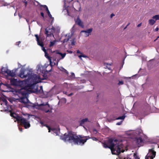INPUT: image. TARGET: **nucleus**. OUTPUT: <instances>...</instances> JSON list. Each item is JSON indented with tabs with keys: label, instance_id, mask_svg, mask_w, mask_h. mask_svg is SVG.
<instances>
[{
	"label": "nucleus",
	"instance_id": "obj_1",
	"mask_svg": "<svg viewBox=\"0 0 159 159\" xmlns=\"http://www.w3.org/2000/svg\"><path fill=\"white\" fill-rule=\"evenodd\" d=\"M89 136H82L80 135H77L76 134L72 131L68 133H65L61 139L65 142H68L75 144L83 145L86 142L87 140L90 139Z\"/></svg>",
	"mask_w": 159,
	"mask_h": 159
},
{
	"label": "nucleus",
	"instance_id": "obj_2",
	"mask_svg": "<svg viewBox=\"0 0 159 159\" xmlns=\"http://www.w3.org/2000/svg\"><path fill=\"white\" fill-rule=\"evenodd\" d=\"M121 140L116 139H109L108 140V145L106 143H103V146L105 148H108L111 150L112 154H119L121 152V149L123 147Z\"/></svg>",
	"mask_w": 159,
	"mask_h": 159
},
{
	"label": "nucleus",
	"instance_id": "obj_3",
	"mask_svg": "<svg viewBox=\"0 0 159 159\" xmlns=\"http://www.w3.org/2000/svg\"><path fill=\"white\" fill-rule=\"evenodd\" d=\"M10 112V116L16 119L15 122L17 121L18 123H20L21 125L23 126L25 129H27L30 126V122L26 119L24 118L22 116H20L18 114L12 112L11 111Z\"/></svg>",
	"mask_w": 159,
	"mask_h": 159
},
{
	"label": "nucleus",
	"instance_id": "obj_4",
	"mask_svg": "<svg viewBox=\"0 0 159 159\" xmlns=\"http://www.w3.org/2000/svg\"><path fill=\"white\" fill-rule=\"evenodd\" d=\"M44 79H42V80ZM28 81L30 82L31 84V86L32 88H34L35 85L41 82V80L39 75H38L36 74H33L30 75V76H29V78L28 79Z\"/></svg>",
	"mask_w": 159,
	"mask_h": 159
},
{
	"label": "nucleus",
	"instance_id": "obj_5",
	"mask_svg": "<svg viewBox=\"0 0 159 159\" xmlns=\"http://www.w3.org/2000/svg\"><path fill=\"white\" fill-rule=\"evenodd\" d=\"M55 29L54 27L52 26V28L47 27L45 29V34L47 37H51L52 36H54L53 34L55 31Z\"/></svg>",
	"mask_w": 159,
	"mask_h": 159
},
{
	"label": "nucleus",
	"instance_id": "obj_6",
	"mask_svg": "<svg viewBox=\"0 0 159 159\" xmlns=\"http://www.w3.org/2000/svg\"><path fill=\"white\" fill-rule=\"evenodd\" d=\"M156 154V152L154 151L153 148L149 149L148 153L145 157V159H153Z\"/></svg>",
	"mask_w": 159,
	"mask_h": 159
},
{
	"label": "nucleus",
	"instance_id": "obj_7",
	"mask_svg": "<svg viewBox=\"0 0 159 159\" xmlns=\"http://www.w3.org/2000/svg\"><path fill=\"white\" fill-rule=\"evenodd\" d=\"M34 36L36 38V40L37 42V44L38 45L42 47V50L44 51V52H47L45 48L43 47L44 44L42 41L41 38L39 37L38 34H35Z\"/></svg>",
	"mask_w": 159,
	"mask_h": 159
},
{
	"label": "nucleus",
	"instance_id": "obj_8",
	"mask_svg": "<svg viewBox=\"0 0 159 159\" xmlns=\"http://www.w3.org/2000/svg\"><path fill=\"white\" fill-rule=\"evenodd\" d=\"M22 81H20L17 79H11L10 80V83L11 85L14 86H20L22 83Z\"/></svg>",
	"mask_w": 159,
	"mask_h": 159
},
{
	"label": "nucleus",
	"instance_id": "obj_9",
	"mask_svg": "<svg viewBox=\"0 0 159 159\" xmlns=\"http://www.w3.org/2000/svg\"><path fill=\"white\" fill-rule=\"evenodd\" d=\"M136 143L139 147L143 145L144 143V139L141 137H136L135 138Z\"/></svg>",
	"mask_w": 159,
	"mask_h": 159
},
{
	"label": "nucleus",
	"instance_id": "obj_10",
	"mask_svg": "<svg viewBox=\"0 0 159 159\" xmlns=\"http://www.w3.org/2000/svg\"><path fill=\"white\" fill-rule=\"evenodd\" d=\"M25 70L21 69L20 71V74L19 75V77L22 78L27 77V76H30V73H28L26 75H24Z\"/></svg>",
	"mask_w": 159,
	"mask_h": 159
},
{
	"label": "nucleus",
	"instance_id": "obj_11",
	"mask_svg": "<svg viewBox=\"0 0 159 159\" xmlns=\"http://www.w3.org/2000/svg\"><path fill=\"white\" fill-rule=\"evenodd\" d=\"M75 21L76 24L77 25L82 28H83L84 27V25L83 22L81 21L79 17H78L77 19L75 20Z\"/></svg>",
	"mask_w": 159,
	"mask_h": 159
},
{
	"label": "nucleus",
	"instance_id": "obj_12",
	"mask_svg": "<svg viewBox=\"0 0 159 159\" xmlns=\"http://www.w3.org/2000/svg\"><path fill=\"white\" fill-rule=\"evenodd\" d=\"M20 93L22 95V97H27V95L28 93V91H27L26 90H23V89H21L19 91Z\"/></svg>",
	"mask_w": 159,
	"mask_h": 159
},
{
	"label": "nucleus",
	"instance_id": "obj_13",
	"mask_svg": "<svg viewBox=\"0 0 159 159\" xmlns=\"http://www.w3.org/2000/svg\"><path fill=\"white\" fill-rule=\"evenodd\" d=\"M7 74L8 76L13 77L16 75V71L13 70H9Z\"/></svg>",
	"mask_w": 159,
	"mask_h": 159
},
{
	"label": "nucleus",
	"instance_id": "obj_14",
	"mask_svg": "<svg viewBox=\"0 0 159 159\" xmlns=\"http://www.w3.org/2000/svg\"><path fill=\"white\" fill-rule=\"evenodd\" d=\"M31 84L29 83L27 85L25 86L24 87L22 88V89H23V90H26L27 91H28V92H29V89H33L34 88H32V86H31Z\"/></svg>",
	"mask_w": 159,
	"mask_h": 159
},
{
	"label": "nucleus",
	"instance_id": "obj_15",
	"mask_svg": "<svg viewBox=\"0 0 159 159\" xmlns=\"http://www.w3.org/2000/svg\"><path fill=\"white\" fill-rule=\"evenodd\" d=\"M93 29L92 28H90L89 29L87 30H82L81 32H85L86 34V35L87 36H88L89 35L90 33L92 32Z\"/></svg>",
	"mask_w": 159,
	"mask_h": 159
},
{
	"label": "nucleus",
	"instance_id": "obj_16",
	"mask_svg": "<svg viewBox=\"0 0 159 159\" xmlns=\"http://www.w3.org/2000/svg\"><path fill=\"white\" fill-rule=\"evenodd\" d=\"M40 123L42 125V126H45L47 128H48V132H50L51 130L54 131L55 130V129H54V128H52V129L49 126H48V125L47 124H44L41 121L40 122Z\"/></svg>",
	"mask_w": 159,
	"mask_h": 159
},
{
	"label": "nucleus",
	"instance_id": "obj_17",
	"mask_svg": "<svg viewBox=\"0 0 159 159\" xmlns=\"http://www.w3.org/2000/svg\"><path fill=\"white\" fill-rule=\"evenodd\" d=\"M20 99L21 102L24 103L27 102L28 99L27 97H21Z\"/></svg>",
	"mask_w": 159,
	"mask_h": 159
},
{
	"label": "nucleus",
	"instance_id": "obj_18",
	"mask_svg": "<svg viewBox=\"0 0 159 159\" xmlns=\"http://www.w3.org/2000/svg\"><path fill=\"white\" fill-rule=\"evenodd\" d=\"M88 121V118H85L82 119L80 122V125L82 126L84 124V123L87 122Z\"/></svg>",
	"mask_w": 159,
	"mask_h": 159
},
{
	"label": "nucleus",
	"instance_id": "obj_19",
	"mask_svg": "<svg viewBox=\"0 0 159 159\" xmlns=\"http://www.w3.org/2000/svg\"><path fill=\"white\" fill-rule=\"evenodd\" d=\"M8 70H8L7 67H2L1 69L2 71L5 74H7Z\"/></svg>",
	"mask_w": 159,
	"mask_h": 159
},
{
	"label": "nucleus",
	"instance_id": "obj_20",
	"mask_svg": "<svg viewBox=\"0 0 159 159\" xmlns=\"http://www.w3.org/2000/svg\"><path fill=\"white\" fill-rule=\"evenodd\" d=\"M149 23L151 25H153L156 22V21L154 19H150L148 20Z\"/></svg>",
	"mask_w": 159,
	"mask_h": 159
},
{
	"label": "nucleus",
	"instance_id": "obj_21",
	"mask_svg": "<svg viewBox=\"0 0 159 159\" xmlns=\"http://www.w3.org/2000/svg\"><path fill=\"white\" fill-rule=\"evenodd\" d=\"M45 53V57L47 58L50 61V63H51V57L48 56V53L46 52Z\"/></svg>",
	"mask_w": 159,
	"mask_h": 159
},
{
	"label": "nucleus",
	"instance_id": "obj_22",
	"mask_svg": "<svg viewBox=\"0 0 159 159\" xmlns=\"http://www.w3.org/2000/svg\"><path fill=\"white\" fill-rule=\"evenodd\" d=\"M2 85H3V86H6V87H7V88H9V85L8 84H3L2 83H1V84H0V89L3 92H4V91L1 89V86H2Z\"/></svg>",
	"mask_w": 159,
	"mask_h": 159
},
{
	"label": "nucleus",
	"instance_id": "obj_23",
	"mask_svg": "<svg viewBox=\"0 0 159 159\" xmlns=\"http://www.w3.org/2000/svg\"><path fill=\"white\" fill-rule=\"evenodd\" d=\"M152 18L155 20V21L157 20H159V15H157L153 16L152 17Z\"/></svg>",
	"mask_w": 159,
	"mask_h": 159
},
{
	"label": "nucleus",
	"instance_id": "obj_24",
	"mask_svg": "<svg viewBox=\"0 0 159 159\" xmlns=\"http://www.w3.org/2000/svg\"><path fill=\"white\" fill-rule=\"evenodd\" d=\"M71 38V36L69 35L68 36V38L67 39H64L62 41L63 43H65L67 42V41L69 40V39Z\"/></svg>",
	"mask_w": 159,
	"mask_h": 159
},
{
	"label": "nucleus",
	"instance_id": "obj_25",
	"mask_svg": "<svg viewBox=\"0 0 159 159\" xmlns=\"http://www.w3.org/2000/svg\"><path fill=\"white\" fill-rule=\"evenodd\" d=\"M8 5L7 3H5L4 1H1V2L0 3V7L2 6H7Z\"/></svg>",
	"mask_w": 159,
	"mask_h": 159
},
{
	"label": "nucleus",
	"instance_id": "obj_26",
	"mask_svg": "<svg viewBox=\"0 0 159 159\" xmlns=\"http://www.w3.org/2000/svg\"><path fill=\"white\" fill-rule=\"evenodd\" d=\"M57 53L58 54L60 55L61 56L62 58H63L65 57L66 55V53H64L63 54L61 52H57Z\"/></svg>",
	"mask_w": 159,
	"mask_h": 159
},
{
	"label": "nucleus",
	"instance_id": "obj_27",
	"mask_svg": "<svg viewBox=\"0 0 159 159\" xmlns=\"http://www.w3.org/2000/svg\"><path fill=\"white\" fill-rule=\"evenodd\" d=\"M43 110L46 113H48V112H52V111L51 110L50 111L49 109L47 110L45 108H44V107H43Z\"/></svg>",
	"mask_w": 159,
	"mask_h": 159
},
{
	"label": "nucleus",
	"instance_id": "obj_28",
	"mask_svg": "<svg viewBox=\"0 0 159 159\" xmlns=\"http://www.w3.org/2000/svg\"><path fill=\"white\" fill-rule=\"evenodd\" d=\"M48 106V108L50 107V105L48 104V102L46 103L45 104H44L43 103H42V104H40V105H39V106Z\"/></svg>",
	"mask_w": 159,
	"mask_h": 159
},
{
	"label": "nucleus",
	"instance_id": "obj_29",
	"mask_svg": "<svg viewBox=\"0 0 159 159\" xmlns=\"http://www.w3.org/2000/svg\"><path fill=\"white\" fill-rule=\"evenodd\" d=\"M47 9V11H47V13L48 15V16H49V17L50 18H52V15L50 13V12L48 10V9Z\"/></svg>",
	"mask_w": 159,
	"mask_h": 159
},
{
	"label": "nucleus",
	"instance_id": "obj_30",
	"mask_svg": "<svg viewBox=\"0 0 159 159\" xmlns=\"http://www.w3.org/2000/svg\"><path fill=\"white\" fill-rule=\"evenodd\" d=\"M125 116H120L116 118V120H124L125 118Z\"/></svg>",
	"mask_w": 159,
	"mask_h": 159
},
{
	"label": "nucleus",
	"instance_id": "obj_31",
	"mask_svg": "<svg viewBox=\"0 0 159 159\" xmlns=\"http://www.w3.org/2000/svg\"><path fill=\"white\" fill-rule=\"evenodd\" d=\"M55 44V42H51L50 43V44H49V47H51L52 46H53Z\"/></svg>",
	"mask_w": 159,
	"mask_h": 159
},
{
	"label": "nucleus",
	"instance_id": "obj_32",
	"mask_svg": "<svg viewBox=\"0 0 159 159\" xmlns=\"http://www.w3.org/2000/svg\"><path fill=\"white\" fill-rule=\"evenodd\" d=\"M41 6H42V7H43V8L46 11H47V9H48V7H47V6L46 5H42Z\"/></svg>",
	"mask_w": 159,
	"mask_h": 159
},
{
	"label": "nucleus",
	"instance_id": "obj_33",
	"mask_svg": "<svg viewBox=\"0 0 159 159\" xmlns=\"http://www.w3.org/2000/svg\"><path fill=\"white\" fill-rule=\"evenodd\" d=\"M124 84V82L122 81H119L118 84V85H120L123 84Z\"/></svg>",
	"mask_w": 159,
	"mask_h": 159
},
{
	"label": "nucleus",
	"instance_id": "obj_34",
	"mask_svg": "<svg viewBox=\"0 0 159 159\" xmlns=\"http://www.w3.org/2000/svg\"><path fill=\"white\" fill-rule=\"evenodd\" d=\"M91 139L93 141H97L98 140V139L96 138V137H92L91 138Z\"/></svg>",
	"mask_w": 159,
	"mask_h": 159
},
{
	"label": "nucleus",
	"instance_id": "obj_35",
	"mask_svg": "<svg viewBox=\"0 0 159 159\" xmlns=\"http://www.w3.org/2000/svg\"><path fill=\"white\" fill-rule=\"evenodd\" d=\"M134 158L136 159H137L139 157L137 156V155L135 153H134Z\"/></svg>",
	"mask_w": 159,
	"mask_h": 159
},
{
	"label": "nucleus",
	"instance_id": "obj_36",
	"mask_svg": "<svg viewBox=\"0 0 159 159\" xmlns=\"http://www.w3.org/2000/svg\"><path fill=\"white\" fill-rule=\"evenodd\" d=\"M42 17H43V18H44V14L43 12H41L40 13Z\"/></svg>",
	"mask_w": 159,
	"mask_h": 159
},
{
	"label": "nucleus",
	"instance_id": "obj_37",
	"mask_svg": "<svg viewBox=\"0 0 159 159\" xmlns=\"http://www.w3.org/2000/svg\"><path fill=\"white\" fill-rule=\"evenodd\" d=\"M79 57L80 58H81L82 57H86V56L84 55H80L79 56Z\"/></svg>",
	"mask_w": 159,
	"mask_h": 159
},
{
	"label": "nucleus",
	"instance_id": "obj_38",
	"mask_svg": "<svg viewBox=\"0 0 159 159\" xmlns=\"http://www.w3.org/2000/svg\"><path fill=\"white\" fill-rule=\"evenodd\" d=\"M75 42L74 41H73L72 42H71V45L73 46L75 45Z\"/></svg>",
	"mask_w": 159,
	"mask_h": 159
},
{
	"label": "nucleus",
	"instance_id": "obj_39",
	"mask_svg": "<svg viewBox=\"0 0 159 159\" xmlns=\"http://www.w3.org/2000/svg\"><path fill=\"white\" fill-rule=\"evenodd\" d=\"M19 129L21 132H22L23 131V129L22 128L19 127Z\"/></svg>",
	"mask_w": 159,
	"mask_h": 159
},
{
	"label": "nucleus",
	"instance_id": "obj_40",
	"mask_svg": "<svg viewBox=\"0 0 159 159\" xmlns=\"http://www.w3.org/2000/svg\"><path fill=\"white\" fill-rule=\"evenodd\" d=\"M115 15L113 13H112L110 17L111 18H112L113 16H114Z\"/></svg>",
	"mask_w": 159,
	"mask_h": 159
},
{
	"label": "nucleus",
	"instance_id": "obj_41",
	"mask_svg": "<svg viewBox=\"0 0 159 159\" xmlns=\"http://www.w3.org/2000/svg\"><path fill=\"white\" fill-rule=\"evenodd\" d=\"M121 124V122H117V123H116V125H120Z\"/></svg>",
	"mask_w": 159,
	"mask_h": 159
},
{
	"label": "nucleus",
	"instance_id": "obj_42",
	"mask_svg": "<svg viewBox=\"0 0 159 159\" xmlns=\"http://www.w3.org/2000/svg\"><path fill=\"white\" fill-rule=\"evenodd\" d=\"M159 30V28L158 27H157L155 30V31H158Z\"/></svg>",
	"mask_w": 159,
	"mask_h": 159
},
{
	"label": "nucleus",
	"instance_id": "obj_43",
	"mask_svg": "<svg viewBox=\"0 0 159 159\" xmlns=\"http://www.w3.org/2000/svg\"><path fill=\"white\" fill-rule=\"evenodd\" d=\"M77 53L82 54V53L80 52L79 50H78L77 51Z\"/></svg>",
	"mask_w": 159,
	"mask_h": 159
},
{
	"label": "nucleus",
	"instance_id": "obj_44",
	"mask_svg": "<svg viewBox=\"0 0 159 159\" xmlns=\"http://www.w3.org/2000/svg\"><path fill=\"white\" fill-rule=\"evenodd\" d=\"M67 52H68L69 53H72L73 52L72 51H70L67 50Z\"/></svg>",
	"mask_w": 159,
	"mask_h": 159
},
{
	"label": "nucleus",
	"instance_id": "obj_45",
	"mask_svg": "<svg viewBox=\"0 0 159 159\" xmlns=\"http://www.w3.org/2000/svg\"><path fill=\"white\" fill-rule=\"evenodd\" d=\"M23 2L25 3V7H26L27 4V2Z\"/></svg>",
	"mask_w": 159,
	"mask_h": 159
},
{
	"label": "nucleus",
	"instance_id": "obj_46",
	"mask_svg": "<svg viewBox=\"0 0 159 159\" xmlns=\"http://www.w3.org/2000/svg\"><path fill=\"white\" fill-rule=\"evenodd\" d=\"M41 67H40V66H39L38 68V70H40V71H41Z\"/></svg>",
	"mask_w": 159,
	"mask_h": 159
},
{
	"label": "nucleus",
	"instance_id": "obj_47",
	"mask_svg": "<svg viewBox=\"0 0 159 159\" xmlns=\"http://www.w3.org/2000/svg\"><path fill=\"white\" fill-rule=\"evenodd\" d=\"M20 43V41H19L18 42H17L16 43V44L18 45H19V44Z\"/></svg>",
	"mask_w": 159,
	"mask_h": 159
},
{
	"label": "nucleus",
	"instance_id": "obj_48",
	"mask_svg": "<svg viewBox=\"0 0 159 159\" xmlns=\"http://www.w3.org/2000/svg\"><path fill=\"white\" fill-rule=\"evenodd\" d=\"M141 25V23H140L137 25L138 27H140Z\"/></svg>",
	"mask_w": 159,
	"mask_h": 159
},
{
	"label": "nucleus",
	"instance_id": "obj_49",
	"mask_svg": "<svg viewBox=\"0 0 159 159\" xmlns=\"http://www.w3.org/2000/svg\"><path fill=\"white\" fill-rule=\"evenodd\" d=\"M73 94V93H70V94H69L68 95V96H71Z\"/></svg>",
	"mask_w": 159,
	"mask_h": 159
},
{
	"label": "nucleus",
	"instance_id": "obj_50",
	"mask_svg": "<svg viewBox=\"0 0 159 159\" xmlns=\"http://www.w3.org/2000/svg\"><path fill=\"white\" fill-rule=\"evenodd\" d=\"M93 132H97V131L96 129H93Z\"/></svg>",
	"mask_w": 159,
	"mask_h": 159
},
{
	"label": "nucleus",
	"instance_id": "obj_51",
	"mask_svg": "<svg viewBox=\"0 0 159 159\" xmlns=\"http://www.w3.org/2000/svg\"><path fill=\"white\" fill-rule=\"evenodd\" d=\"M68 1H66V0L64 1V3H65V4H66V2H68Z\"/></svg>",
	"mask_w": 159,
	"mask_h": 159
},
{
	"label": "nucleus",
	"instance_id": "obj_52",
	"mask_svg": "<svg viewBox=\"0 0 159 159\" xmlns=\"http://www.w3.org/2000/svg\"><path fill=\"white\" fill-rule=\"evenodd\" d=\"M159 38V36L157 37V38L155 40H154V41H156L157 39H158Z\"/></svg>",
	"mask_w": 159,
	"mask_h": 159
},
{
	"label": "nucleus",
	"instance_id": "obj_53",
	"mask_svg": "<svg viewBox=\"0 0 159 159\" xmlns=\"http://www.w3.org/2000/svg\"><path fill=\"white\" fill-rule=\"evenodd\" d=\"M129 24L127 25V26H126V27H125V28H124V29H125L127 27V26H128L129 25Z\"/></svg>",
	"mask_w": 159,
	"mask_h": 159
},
{
	"label": "nucleus",
	"instance_id": "obj_54",
	"mask_svg": "<svg viewBox=\"0 0 159 159\" xmlns=\"http://www.w3.org/2000/svg\"><path fill=\"white\" fill-rule=\"evenodd\" d=\"M59 61V60H57V64H58V62Z\"/></svg>",
	"mask_w": 159,
	"mask_h": 159
},
{
	"label": "nucleus",
	"instance_id": "obj_55",
	"mask_svg": "<svg viewBox=\"0 0 159 159\" xmlns=\"http://www.w3.org/2000/svg\"><path fill=\"white\" fill-rule=\"evenodd\" d=\"M72 75H75V74L74 73H72Z\"/></svg>",
	"mask_w": 159,
	"mask_h": 159
},
{
	"label": "nucleus",
	"instance_id": "obj_56",
	"mask_svg": "<svg viewBox=\"0 0 159 159\" xmlns=\"http://www.w3.org/2000/svg\"><path fill=\"white\" fill-rule=\"evenodd\" d=\"M64 70H65V71H67V70H65V69H64Z\"/></svg>",
	"mask_w": 159,
	"mask_h": 159
},
{
	"label": "nucleus",
	"instance_id": "obj_57",
	"mask_svg": "<svg viewBox=\"0 0 159 159\" xmlns=\"http://www.w3.org/2000/svg\"><path fill=\"white\" fill-rule=\"evenodd\" d=\"M137 159H139V157H138Z\"/></svg>",
	"mask_w": 159,
	"mask_h": 159
},
{
	"label": "nucleus",
	"instance_id": "obj_58",
	"mask_svg": "<svg viewBox=\"0 0 159 159\" xmlns=\"http://www.w3.org/2000/svg\"><path fill=\"white\" fill-rule=\"evenodd\" d=\"M5 102H7V101L6 100H5Z\"/></svg>",
	"mask_w": 159,
	"mask_h": 159
},
{
	"label": "nucleus",
	"instance_id": "obj_59",
	"mask_svg": "<svg viewBox=\"0 0 159 159\" xmlns=\"http://www.w3.org/2000/svg\"><path fill=\"white\" fill-rule=\"evenodd\" d=\"M48 50H50V49H48Z\"/></svg>",
	"mask_w": 159,
	"mask_h": 159
},
{
	"label": "nucleus",
	"instance_id": "obj_60",
	"mask_svg": "<svg viewBox=\"0 0 159 159\" xmlns=\"http://www.w3.org/2000/svg\"><path fill=\"white\" fill-rule=\"evenodd\" d=\"M77 2H78V1H78V0H77Z\"/></svg>",
	"mask_w": 159,
	"mask_h": 159
},
{
	"label": "nucleus",
	"instance_id": "obj_61",
	"mask_svg": "<svg viewBox=\"0 0 159 159\" xmlns=\"http://www.w3.org/2000/svg\"><path fill=\"white\" fill-rule=\"evenodd\" d=\"M42 73H43V71L42 72Z\"/></svg>",
	"mask_w": 159,
	"mask_h": 159
}]
</instances>
